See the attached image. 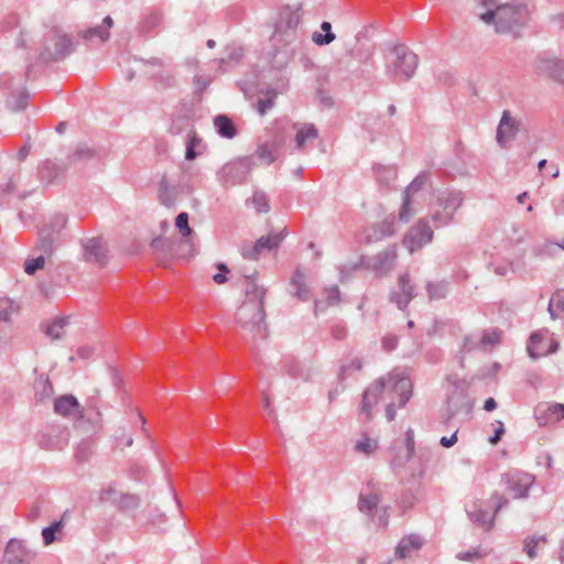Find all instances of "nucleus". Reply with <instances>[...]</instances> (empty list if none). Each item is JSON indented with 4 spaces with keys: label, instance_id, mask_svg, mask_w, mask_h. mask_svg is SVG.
I'll use <instances>...</instances> for the list:
<instances>
[{
    "label": "nucleus",
    "instance_id": "nucleus-61",
    "mask_svg": "<svg viewBox=\"0 0 564 564\" xmlns=\"http://www.w3.org/2000/svg\"><path fill=\"white\" fill-rule=\"evenodd\" d=\"M330 334H332V337L336 340H343L346 335H347V332H346V328L345 326L340 325V324H336V325H333L332 328H330Z\"/></svg>",
    "mask_w": 564,
    "mask_h": 564
},
{
    "label": "nucleus",
    "instance_id": "nucleus-18",
    "mask_svg": "<svg viewBox=\"0 0 564 564\" xmlns=\"http://www.w3.org/2000/svg\"><path fill=\"white\" fill-rule=\"evenodd\" d=\"M426 176L423 174L417 175L404 189L402 197V206L399 213V218L403 223H408L410 217L413 215L411 210L410 197L412 194L416 193L425 183Z\"/></svg>",
    "mask_w": 564,
    "mask_h": 564
},
{
    "label": "nucleus",
    "instance_id": "nucleus-57",
    "mask_svg": "<svg viewBox=\"0 0 564 564\" xmlns=\"http://www.w3.org/2000/svg\"><path fill=\"white\" fill-rule=\"evenodd\" d=\"M549 415L554 421H561L564 417V404L554 403L547 409Z\"/></svg>",
    "mask_w": 564,
    "mask_h": 564
},
{
    "label": "nucleus",
    "instance_id": "nucleus-43",
    "mask_svg": "<svg viewBox=\"0 0 564 564\" xmlns=\"http://www.w3.org/2000/svg\"><path fill=\"white\" fill-rule=\"evenodd\" d=\"M67 224V216L64 214H55L51 217L48 224L44 227L48 229L50 232L54 235H58Z\"/></svg>",
    "mask_w": 564,
    "mask_h": 564
},
{
    "label": "nucleus",
    "instance_id": "nucleus-30",
    "mask_svg": "<svg viewBox=\"0 0 564 564\" xmlns=\"http://www.w3.org/2000/svg\"><path fill=\"white\" fill-rule=\"evenodd\" d=\"M373 172L378 184L382 187H391L397 178L394 166L375 165Z\"/></svg>",
    "mask_w": 564,
    "mask_h": 564
},
{
    "label": "nucleus",
    "instance_id": "nucleus-24",
    "mask_svg": "<svg viewBox=\"0 0 564 564\" xmlns=\"http://www.w3.org/2000/svg\"><path fill=\"white\" fill-rule=\"evenodd\" d=\"M542 340L543 335L541 334V332H534L531 334L527 345V351L532 359H538L542 356L553 354L557 350L558 344L556 341L551 343L550 347L547 348H536V344Z\"/></svg>",
    "mask_w": 564,
    "mask_h": 564
},
{
    "label": "nucleus",
    "instance_id": "nucleus-10",
    "mask_svg": "<svg viewBox=\"0 0 564 564\" xmlns=\"http://www.w3.org/2000/svg\"><path fill=\"white\" fill-rule=\"evenodd\" d=\"M501 482L512 498L523 499L529 496V490L535 482V477L529 473L512 470L501 475Z\"/></svg>",
    "mask_w": 564,
    "mask_h": 564
},
{
    "label": "nucleus",
    "instance_id": "nucleus-35",
    "mask_svg": "<svg viewBox=\"0 0 564 564\" xmlns=\"http://www.w3.org/2000/svg\"><path fill=\"white\" fill-rule=\"evenodd\" d=\"M318 138V130L313 123H305L300 128L295 135V143L297 149H302L306 140Z\"/></svg>",
    "mask_w": 564,
    "mask_h": 564
},
{
    "label": "nucleus",
    "instance_id": "nucleus-56",
    "mask_svg": "<svg viewBox=\"0 0 564 564\" xmlns=\"http://www.w3.org/2000/svg\"><path fill=\"white\" fill-rule=\"evenodd\" d=\"M477 347H478V343L474 336H471V335L465 336V338L463 340L462 348H460V354H462V356H464L465 354L475 350ZM460 359L463 360V357H460Z\"/></svg>",
    "mask_w": 564,
    "mask_h": 564
},
{
    "label": "nucleus",
    "instance_id": "nucleus-36",
    "mask_svg": "<svg viewBox=\"0 0 564 564\" xmlns=\"http://www.w3.org/2000/svg\"><path fill=\"white\" fill-rule=\"evenodd\" d=\"M321 29L324 34L314 32L312 35V41L318 46L330 44L336 39L335 34L332 32V24L327 21H323Z\"/></svg>",
    "mask_w": 564,
    "mask_h": 564
},
{
    "label": "nucleus",
    "instance_id": "nucleus-47",
    "mask_svg": "<svg viewBox=\"0 0 564 564\" xmlns=\"http://www.w3.org/2000/svg\"><path fill=\"white\" fill-rule=\"evenodd\" d=\"M501 332L497 328H490L482 332L480 344L486 347L488 345H497L500 343Z\"/></svg>",
    "mask_w": 564,
    "mask_h": 564
},
{
    "label": "nucleus",
    "instance_id": "nucleus-51",
    "mask_svg": "<svg viewBox=\"0 0 564 564\" xmlns=\"http://www.w3.org/2000/svg\"><path fill=\"white\" fill-rule=\"evenodd\" d=\"M376 448H377V442L369 437H365V438L358 441L355 445L356 452L364 453L366 455H370L371 453H373V451Z\"/></svg>",
    "mask_w": 564,
    "mask_h": 564
},
{
    "label": "nucleus",
    "instance_id": "nucleus-8",
    "mask_svg": "<svg viewBox=\"0 0 564 564\" xmlns=\"http://www.w3.org/2000/svg\"><path fill=\"white\" fill-rule=\"evenodd\" d=\"M73 52V42L57 30L48 31L44 36V50L40 54L43 62L59 61Z\"/></svg>",
    "mask_w": 564,
    "mask_h": 564
},
{
    "label": "nucleus",
    "instance_id": "nucleus-38",
    "mask_svg": "<svg viewBox=\"0 0 564 564\" xmlns=\"http://www.w3.org/2000/svg\"><path fill=\"white\" fill-rule=\"evenodd\" d=\"M118 508L122 511L135 510L140 506V498L135 495L121 494L119 498H113Z\"/></svg>",
    "mask_w": 564,
    "mask_h": 564
},
{
    "label": "nucleus",
    "instance_id": "nucleus-15",
    "mask_svg": "<svg viewBox=\"0 0 564 564\" xmlns=\"http://www.w3.org/2000/svg\"><path fill=\"white\" fill-rule=\"evenodd\" d=\"M416 296L414 285L410 281L409 273H403L398 279V289L389 294V301L401 311H405L410 302Z\"/></svg>",
    "mask_w": 564,
    "mask_h": 564
},
{
    "label": "nucleus",
    "instance_id": "nucleus-22",
    "mask_svg": "<svg viewBox=\"0 0 564 564\" xmlns=\"http://www.w3.org/2000/svg\"><path fill=\"white\" fill-rule=\"evenodd\" d=\"M69 324L68 316H59L52 322L41 324V330L52 340L61 339L65 334V328Z\"/></svg>",
    "mask_w": 564,
    "mask_h": 564
},
{
    "label": "nucleus",
    "instance_id": "nucleus-14",
    "mask_svg": "<svg viewBox=\"0 0 564 564\" xmlns=\"http://www.w3.org/2000/svg\"><path fill=\"white\" fill-rule=\"evenodd\" d=\"M433 239V230L425 220H420L404 236L403 245L410 253H413Z\"/></svg>",
    "mask_w": 564,
    "mask_h": 564
},
{
    "label": "nucleus",
    "instance_id": "nucleus-44",
    "mask_svg": "<svg viewBox=\"0 0 564 564\" xmlns=\"http://www.w3.org/2000/svg\"><path fill=\"white\" fill-rule=\"evenodd\" d=\"M172 192L173 188L170 187L166 178L163 177L159 184V198L163 205L171 206L174 203Z\"/></svg>",
    "mask_w": 564,
    "mask_h": 564
},
{
    "label": "nucleus",
    "instance_id": "nucleus-64",
    "mask_svg": "<svg viewBox=\"0 0 564 564\" xmlns=\"http://www.w3.org/2000/svg\"><path fill=\"white\" fill-rule=\"evenodd\" d=\"M497 424H498V427L495 430L494 435L489 438V442L494 445L497 444L501 440V437L505 433L503 423L501 421H498Z\"/></svg>",
    "mask_w": 564,
    "mask_h": 564
},
{
    "label": "nucleus",
    "instance_id": "nucleus-19",
    "mask_svg": "<svg viewBox=\"0 0 564 564\" xmlns=\"http://www.w3.org/2000/svg\"><path fill=\"white\" fill-rule=\"evenodd\" d=\"M28 557L29 551L25 549L23 541L9 540L4 551V561L8 564H24Z\"/></svg>",
    "mask_w": 564,
    "mask_h": 564
},
{
    "label": "nucleus",
    "instance_id": "nucleus-13",
    "mask_svg": "<svg viewBox=\"0 0 564 564\" xmlns=\"http://www.w3.org/2000/svg\"><path fill=\"white\" fill-rule=\"evenodd\" d=\"M397 257V246L392 245L372 257H364L361 262L367 269L382 276L393 269Z\"/></svg>",
    "mask_w": 564,
    "mask_h": 564
},
{
    "label": "nucleus",
    "instance_id": "nucleus-45",
    "mask_svg": "<svg viewBox=\"0 0 564 564\" xmlns=\"http://www.w3.org/2000/svg\"><path fill=\"white\" fill-rule=\"evenodd\" d=\"M36 395L41 400L50 398L53 394V386L47 378H39L35 381Z\"/></svg>",
    "mask_w": 564,
    "mask_h": 564
},
{
    "label": "nucleus",
    "instance_id": "nucleus-20",
    "mask_svg": "<svg viewBox=\"0 0 564 564\" xmlns=\"http://www.w3.org/2000/svg\"><path fill=\"white\" fill-rule=\"evenodd\" d=\"M100 159V152L87 143L78 144L67 156L68 164L88 163Z\"/></svg>",
    "mask_w": 564,
    "mask_h": 564
},
{
    "label": "nucleus",
    "instance_id": "nucleus-27",
    "mask_svg": "<svg viewBox=\"0 0 564 564\" xmlns=\"http://www.w3.org/2000/svg\"><path fill=\"white\" fill-rule=\"evenodd\" d=\"M466 512L469 519L475 523L484 528L486 531L491 530L494 525V516H490L486 510L478 508L475 503L471 508H467Z\"/></svg>",
    "mask_w": 564,
    "mask_h": 564
},
{
    "label": "nucleus",
    "instance_id": "nucleus-5",
    "mask_svg": "<svg viewBox=\"0 0 564 564\" xmlns=\"http://www.w3.org/2000/svg\"><path fill=\"white\" fill-rule=\"evenodd\" d=\"M464 202L462 191L447 189L438 192L435 198L434 209L431 213L435 228L448 226L454 221L455 213Z\"/></svg>",
    "mask_w": 564,
    "mask_h": 564
},
{
    "label": "nucleus",
    "instance_id": "nucleus-48",
    "mask_svg": "<svg viewBox=\"0 0 564 564\" xmlns=\"http://www.w3.org/2000/svg\"><path fill=\"white\" fill-rule=\"evenodd\" d=\"M199 143H200V139L195 133H192L188 135V138L186 140V150H185V159L186 160L193 161L198 156V153L196 152L195 148Z\"/></svg>",
    "mask_w": 564,
    "mask_h": 564
},
{
    "label": "nucleus",
    "instance_id": "nucleus-37",
    "mask_svg": "<svg viewBox=\"0 0 564 564\" xmlns=\"http://www.w3.org/2000/svg\"><path fill=\"white\" fill-rule=\"evenodd\" d=\"M547 311L552 319L558 318L560 313L564 312V294L555 292L550 299Z\"/></svg>",
    "mask_w": 564,
    "mask_h": 564
},
{
    "label": "nucleus",
    "instance_id": "nucleus-33",
    "mask_svg": "<svg viewBox=\"0 0 564 564\" xmlns=\"http://www.w3.org/2000/svg\"><path fill=\"white\" fill-rule=\"evenodd\" d=\"M55 238L54 234L50 232L48 229L42 228L39 231V240L36 243V250L43 252L44 254H52L55 250Z\"/></svg>",
    "mask_w": 564,
    "mask_h": 564
},
{
    "label": "nucleus",
    "instance_id": "nucleus-59",
    "mask_svg": "<svg viewBox=\"0 0 564 564\" xmlns=\"http://www.w3.org/2000/svg\"><path fill=\"white\" fill-rule=\"evenodd\" d=\"M273 98L274 97H268L258 100L257 110L261 116H263L270 108L273 107Z\"/></svg>",
    "mask_w": 564,
    "mask_h": 564
},
{
    "label": "nucleus",
    "instance_id": "nucleus-28",
    "mask_svg": "<svg viewBox=\"0 0 564 564\" xmlns=\"http://www.w3.org/2000/svg\"><path fill=\"white\" fill-rule=\"evenodd\" d=\"M290 292L301 301L308 299V290L305 285V274L301 269H296L290 281Z\"/></svg>",
    "mask_w": 564,
    "mask_h": 564
},
{
    "label": "nucleus",
    "instance_id": "nucleus-32",
    "mask_svg": "<svg viewBox=\"0 0 564 564\" xmlns=\"http://www.w3.org/2000/svg\"><path fill=\"white\" fill-rule=\"evenodd\" d=\"M381 497L378 490H373L368 495L360 494L358 500V509L362 513H371L378 508Z\"/></svg>",
    "mask_w": 564,
    "mask_h": 564
},
{
    "label": "nucleus",
    "instance_id": "nucleus-21",
    "mask_svg": "<svg viewBox=\"0 0 564 564\" xmlns=\"http://www.w3.org/2000/svg\"><path fill=\"white\" fill-rule=\"evenodd\" d=\"M423 545V539L419 534H409L401 539L395 547L394 555L397 558H406L414 551H417Z\"/></svg>",
    "mask_w": 564,
    "mask_h": 564
},
{
    "label": "nucleus",
    "instance_id": "nucleus-63",
    "mask_svg": "<svg viewBox=\"0 0 564 564\" xmlns=\"http://www.w3.org/2000/svg\"><path fill=\"white\" fill-rule=\"evenodd\" d=\"M339 295H340V292L337 286H333V288L328 289L327 290V304L328 305L337 304L339 302Z\"/></svg>",
    "mask_w": 564,
    "mask_h": 564
},
{
    "label": "nucleus",
    "instance_id": "nucleus-1",
    "mask_svg": "<svg viewBox=\"0 0 564 564\" xmlns=\"http://www.w3.org/2000/svg\"><path fill=\"white\" fill-rule=\"evenodd\" d=\"M478 7L484 9L477 13L487 25H494L497 33L521 37L530 21V11L523 3L512 2L500 4L497 0H478Z\"/></svg>",
    "mask_w": 564,
    "mask_h": 564
},
{
    "label": "nucleus",
    "instance_id": "nucleus-50",
    "mask_svg": "<svg viewBox=\"0 0 564 564\" xmlns=\"http://www.w3.org/2000/svg\"><path fill=\"white\" fill-rule=\"evenodd\" d=\"M252 156H253V160L256 158L264 160L267 162V164H271L275 161V155H274L272 149L265 143L259 145L254 155H252Z\"/></svg>",
    "mask_w": 564,
    "mask_h": 564
},
{
    "label": "nucleus",
    "instance_id": "nucleus-2",
    "mask_svg": "<svg viewBox=\"0 0 564 564\" xmlns=\"http://www.w3.org/2000/svg\"><path fill=\"white\" fill-rule=\"evenodd\" d=\"M412 381L404 371L393 370L387 378H380L369 386L362 394L360 410L366 415H369L371 409L377 404L379 397L383 392L393 393L398 395V404L391 401L386 406V416L389 422L395 419V408H404L412 397Z\"/></svg>",
    "mask_w": 564,
    "mask_h": 564
},
{
    "label": "nucleus",
    "instance_id": "nucleus-25",
    "mask_svg": "<svg viewBox=\"0 0 564 564\" xmlns=\"http://www.w3.org/2000/svg\"><path fill=\"white\" fill-rule=\"evenodd\" d=\"M245 301H261L263 303L265 296V290L262 286H259L256 279L257 272L254 271L251 274H245Z\"/></svg>",
    "mask_w": 564,
    "mask_h": 564
},
{
    "label": "nucleus",
    "instance_id": "nucleus-17",
    "mask_svg": "<svg viewBox=\"0 0 564 564\" xmlns=\"http://www.w3.org/2000/svg\"><path fill=\"white\" fill-rule=\"evenodd\" d=\"M86 262L104 267L108 261L107 249L101 238H88L82 242Z\"/></svg>",
    "mask_w": 564,
    "mask_h": 564
},
{
    "label": "nucleus",
    "instance_id": "nucleus-26",
    "mask_svg": "<svg viewBox=\"0 0 564 564\" xmlns=\"http://www.w3.org/2000/svg\"><path fill=\"white\" fill-rule=\"evenodd\" d=\"M164 12L160 9L151 11L141 22L140 31L143 35L152 36L162 25Z\"/></svg>",
    "mask_w": 564,
    "mask_h": 564
},
{
    "label": "nucleus",
    "instance_id": "nucleus-41",
    "mask_svg": "<svg viewBox=\"0 0 564 564\" xmlns=\"http://www.w3.org/2000/svg\"><path fill=\"white\" fill-rule=\"evenodd\" d=\"M80 34L83 39L87 41H94L95 39H98L100 42H106L109 39V31H107L104 25H97L87 29Z\"/></svg>",
    "mask_w": 564,
    "mask_h": 564
},
{
    "label": "nucleus",
    "instance_id": "nucleus-49",
    "mask_svg": "<svg viewBox=\"0 0 564 564\" xmlns=\"http://www.w3.org/2000/svg\"><path fill=\"white\" fill-rule=\"evenodd\" d=\"M252 203L257 212L268 213L270 209L269 200L267 195L262 192H256L252 196Z\"/></svg>",
    "mask_w": 564,
    "mask_h": 564
},
{
    "label": "nucleus",
    "instance_id": "nucleus-23",
    "mask_svg": "<svg viewBox=\"0 0 564 564\" xmlns=\"http://www.w3.org/2000/svg\"><path fill=\"white\" fill-rule=\"evenodd\" d=\"M300 8L293 10L290 7H285L280 12V20L276 24V32L292 30L294 31L300 22H301V14H300Z\"/></svg>",
    "mask_w": 564,
    "mask_h": 564
},
{
    "label": "nucleus",
    "instance_id": "nucleus-3",
    "mask_svg": "<svg viewBox=\"0 0 564 564\" xmlns=\"http://www.w3.org/2000/svg\"><path fill=\"white\" fill-rule=\"evenodd\" d=\"M386 74L394 82L410 80L419 66V57L405 45L397 44L384 53Z\"/></svg>",
    "mask_w": 564,
    "mask_h": 564
},
{
    "label": "nucleus",
    "instance_id": "nucleus-12",
    "mask_svg": "<svg viewBox=\"0 0 564 564\" xmlns=\"http://www.w3.org/2000/svg\"><path fill=\"white\" fill-rule=\"evenodd\" d=\"M522 129V121L503 110L496 131V141L502 149H508Z\"/></svg>",
    "mask_w": 564,
    "mask_h": 564
},
{
    "label": "nucleus",
    "instance_id": "nucleus-7",
    "mask_svg": "<svg viewBox=\"0 0 564 564\" xmlns=\"http://www.w3.org/2000/svg\"><path fill=\"white\" fill-rule=\"evenodd\" d=\"M256 165L253 156H240L231 162L226 163L217 172V181L223 186H234L246 181L249 173Z\"/></svg>",
    "mask_w": 564,
    "mask_h": 564
},
{
    "label": "nucleus",
    "instance_id": "nucleus-62",
    "mask_svg": "<svg viewBox=\"0 0 564 564\" xmlns=\"http://www.w3.org/2000/svg\"><path fill=\"white\" fill-rule=\"evenodd\" d=\"M195 94L202 95L209 85V80L196 75L194 77Z\"/></svg>",
    "mask_w": 564,
    "mask_h": 564
},
{
    "label": "nucleus",
    "instance_id": "nucleus-46",
    "mask_svg": "<svg viewBox=\"0 0 564 564\" xmlns=\"http://www.w3.org/2000/svg\"><path fill=\"white\" fill-rule=\"evenodd\" d=\"M93 455V445L89 441H83L76 448L75 457L79 463H87Z\"/></svg>",
    "mask_w": 564,
    "mask_h": 564
},
{
    "label": "nucleus",
    "instance_id": "nucleus-60",
    "mask_svg": "<svg viewBox=\"0 0 564 564\" xmlns=\"http://www.w3.org/2000/svg\"><path fill=\"white\" fill-rule=\"evenodd\" d=\"M218 269L220 272L216 273L214 276H213V280L217 283V284H223L227 281V273L229 272L228 268L226 264L224 263H220L218 264Z\"/></svg>",
    "mask_w": 564,
    "mask_h": 564
},
{
    "label": "nucleus",
    "instance_id": "nucleus-31",
    "mask_svg": "<svg viewBox=\"0 0 564 564\" xmlns=\"http://www.w3.org/2000/svg\"><path fill=\"white\" fill-rule=\"evenodd\" d=\"M451 284L446 280L426 283V292L430 301L444 300L449 292Z\"/></svg>",
    "mask_w": 564,
    "mask_h": 564
},
{
    "label": "nucleus",
    "instance_id": "nucleus-54",
    "mask_svg": "<svg viewBox=\"0 0 564 564\" xmlns=\"http://www.w3.org/2000/svg\"><path fill=\"white\" fill-rule=\"evenodd\" d=\"M175 226L178 228L183 237H188L192 234V228L188 225V215L185 212L177 215Z\"/></svg>",
    "mask_w": 564,
    "mask_h": 564
},
{
    "label": "nucleus",
    "instance_id": "nucleus-40",
    "mask_svg": "<svg viewBox=\"0 0 564 564\" xmlns=\"http://www.w3.org/2000/svg\"><path fill=\"white\" fill-rule=\"evenodd\" d=\"M362 368V361L360 358L354 357L349 361L341 364L338 376L341 380L350 377L352 372L359 371Z\"/></svg>",
    "mask_w": 564,
    "mask_h": 564
},
{
    "label": "nucleus",
    "instance_id": "nucleus-11",
    "mask_svg": "<svg viewBox=\"0 0 564 564\" xmlns=\"http://www.w3.org/2000/svg\"><path fill=\"white\" fill-rule=\"evenodd\" d=\"M286 235L288 231L285 228L280 231H271L269 235L262 236L259 239H257L251 247L243 246L241 248V254L245 259L258 260L259 256L263 251L276 250L284 240V238L286 237Z\"/></svg>",
    "mask_w": 564,
    "mask_h": 564
},
{
    "label": "nucleus",
    "instance_id": "nucleus-6",
    "mask_svg": "<svg viewBox=\"0 0 564 564\" xmlns=\"http://www.w3.org/2000/svg\"><path fill=\"white\" fill-rule=\"evenodd\" d=\"M54 411L62 416L72 417L79 425L89 423L95 427L101 422V413L96 410L94 415H89V410L82 409L78 400L73 394H65L55 399Z\"/></svg>",
    "mask_w": 564,
    "mask_h": 564
},
{
    "label": "nucleus",
    "instance_id": "nucleus-4",
    "mask_svg": "<svg viewBox=\"0 0 564 564\" xmlns=\"http://www.w3.org/2000/svg\"><path fill=\"white\" fill-rule=\"evenodd\" d=\"M264 316V306L261 301H243L237 311L236 319L240 327L253 338L262 339L267 337Z\"/></svg>",
    "mask_w": 564,
    "mask_h": 564
},
{
    "label": "nucleus",
    "instance_id": "nucleus-52",
    "mask_svg": "<svg viewBox=\"0 0 564 564\" xmlns=\"http://www.w3.org/2000/svg\"><path fill=\"white\" fill-rule=\"evenodd\" d=\"M405 447H406V455H405V458H404V463H408L409 460L412 459V457L414 456V452H415V441H414V431L409 427L405 432Z\"/></svg>",
    "mask_w": 564,
    "mask_h": 564
},
{
    "label": "nucleus",
    "instance_id": "nucleus-53",
    "mask_svg": "<svg viewBox=\"0 0 564 564\" xmlns=\"http://www.w3.org/2000/svg\"><path fill=\"white\" fill-rule=\"evenodd\" d=\"M45 258L43 254L39 256L35 259H30L24 262V271L33 275L35 272L44 267Z\"/></svg>",
    "mask_w": 564,
    "mask_h": 564
},
{
    "label": "nucleus",
    "instance_id": "nucleus-16",
    "mask_svg": "<svg viewBox=\"0 0 564 564\" xmlns=\"http://www.w3.org/2000/svg\"><path fill=\"white\" fill-rule=\"evenodd\" d=\"M535 69L553 80L564 84V61L556 57L540 55L535 62Z\"/></svg>",
    "mask_w": 564,
    "mask_h": 564
},
{
    "label": "nucleus",
    "instance_id": "nucleus-42",
    "mask_svg": "<svg viewBox=\"0 0 564 564\" xmlns=\"http://www.w3.org/2000/svg\"><path fill=\"white\" fill-rule=\"evenodd\" d=\"M63 527H64V522L61 519V520L54 521L51 525L44 528L42 530V536H43L44 544L45 545L52 544L56 540L55 534L57 532H59L63 529Z\"/></svg>",
    "mask_w": 564,
    "mask_h": 564
},
{
    "label": "nucleus",
    "instance_id": "nucleus-58",
    "mask_svg": "<svg viewBox=\"0 0 564 564\" xmlns=\"http://www.w3.org/2000/svg\"><path fill=\"white\" fill-rule=\"evenodd\" d=\"M398 343H399V339L395 335L393 334H387L383 338H382V348L386 350V351H392L397 348L398 346Z\"/></svg>",
    "mask_w": 564,
    "mask_h": 564
},
{
    "label": "nucleus",
    "instance_id": "nucleus-55",
    "mask_svg": "<svg viewBox=\"0 0 564 564\" xmlns=\"http://www.w3.org/2000/svg\"><path fill=\"white\" fill-rule=\"evenodd\" d=\"M486 553L482 552V550L480 547H477V549H474V550H470V551H466V552H459L456 557L460 561H467V562H473L477 558H480L485 555Z\"/></svg>",
    "mask_w": 564,
    "mask_h": 564
},
{
    "label": "nucleus",
    "instance_id": "nucleus-9",
    "mask_svg": "<svg viewBox=\"0 0 564 564\" xmlns=\"http://www.w3.org/2000/svg\"><path fill=\"white\" fill-rule=\"evenodd\" d=\"M471 409L473 402L468 397L466 383L456 380L447 395L445 422L448 423L460 413L469 414Z\"/></svg>",
    "mask_w": 564,
    "mask_h": 564
},
{
    "label": "nucleus",
    "instance_id": "nucleus-39",
    "mask_svg": "<svg viewBox=\"0 0 564 564\" xmlns=\"http://www.w3.org/2000/svg\"><path fill=\"white\" fill-rule=\"evenodd\" d=\"M29 97L26 90L20 91L8 99L7 106L12 111H22L28 107Z\"/></svg>",
    "mask_w": 564,
    "mask_h": 564
},
{
    "label": "nucleus",
    "instance_id": "nucleus-34",
    "mask_svg": "<svg viewBox=\"0 0 564 564\" xmlns=\"http://www.w3.org/2000/svg\"><path fill=\"white\" fill-rule=\"evenodd\" d=\"M395 232V221L393 217H387L381 223L373 226L372 237L375 240H380L391 237Z\"/></svg>",
    "mask_w": 564,
    "mask_h": 564
},
{
    "label": "nucleus",
    "instance_id": "nucleus-29",
    "mask_svg": "<svg viewBox=\"0 0 564 564\" xmlns=\"http://www.w3.org/2000/svg\"><path fill=\"white\" fill-rule=\"evenodd\" d=\"M214 126L217 133L226 139H232L238 131L232 120L226 115H218L214 118Z\"/></svg>",
    "mask_w": 564,
    "mask_h": 564
}]
</instances>
